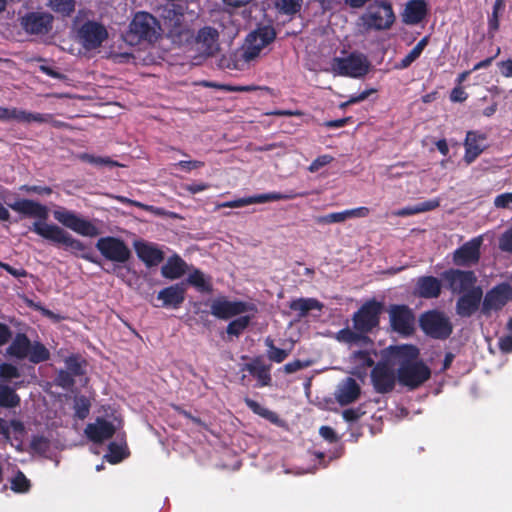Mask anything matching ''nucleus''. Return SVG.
Returning a JSON list of instances; mask_svg holds the SVG:
<instances>
[{"label": "nucleus", "mask_w": 512, "mask_h": 512, "mask_svg": "<svg viewBox=\"0 0 512 512\" xmlns=\"http://www.w3.org/2000/svg\"><path fill=\"white\" fill-rule=\"evenodd\" d=\"M391 357L398 366L400 384L415 389L430 378V369L418 360L419 350L413 345L391 346Z\"/></svg>", "instance_id": "obj_1"}, {"label": "nucleus", "mask_w": 512, "mask_h": 512, "mask_svg": "<svg viewBox=\"0 0 512 512\" xmlns=\"http://www.w3.org/2000/svg\"><path fill=\"white\" fill-rule=\"evenodd\" d=\"M90 12L79 10L73 19V30L76 33L78 42L85 50H94L99 48L108 38V31L104 25L99 22L89 20Z\"/></svg>", "instance_id": "obj_2"}, {"label": "nucleus", "mask_w": 512, "mask_h": 512, "mask_svg": "<svg viewBox=\"0 0 512 512\" xmlns=\"http://www.w3.org/2000/svg\"><path fill=\"white\" fill-rule=\"evenodd\" d=\"M35 233L43 238L64 245L72 253L91 262L95 260L91 256V251L81 241L74 239L64 229L54 224L46 222H34L31 228Z\"/></svg>", "instance_id": "obj_3"}, {"label": "nucleus", "mask_w": 512, "mask_h": 512, "mask_svg": "<svg viewBox=\"0 0 512 512\" xmlns=\"http://www.w3.org/2000/svg\"><path fill=\"white\" fill-rule=\"evenodd\" d=\"M419 325L423 332L438 340H445L453 332V324L450 318L442 311L429 310L419 317Z\"/></svg>", "instance_id": "obj_4"}, {"label": "nucleus", "mask_w": 512, "mask_h": 512, "mask_svg": "<svg viewBox=\"0 0 512 512\" xmlns=\"http://www.w3.org/2000/svg\"><path fill=\"white\" fill-rule=\"evenodd\" d=\"M360 21L366 31H382L392 26L395 21V15L391 4L387 2H375L362 14Z\"/></svg>", "instance_id": "obj_5"}, {"label": "nucleus", "mask_w": 512, "mask_h": 512, "mask_svg": "<svg viewBox=\"0 0 512 512\" xmlns=\"http://www.w3.org/2000/svg\"><path fill=\"white\" fill-rule=\"evenodd\" d=\"M276 32L272 26H262L248 34L242 57L245 61L257 58L261 50L272 43Z\"/></svg>", "instance_id": "obj_6"}, {"label": "nucleus", "mask_w": 512, "mask_h": 512, "mask_svg": "<svg viewBox=\"0 0 512 512\" xmlns=\"http://www.w3.org/2000/svg\"><path fill=\"white\" fill-rule=\"evenodd\" d=\"M396 362L390 356L385 361L378 362L371 371V381L378 393H388L395 387L398 375L395 373Z\"/></svg>", "instance_id": "obj_7"}, {"label": "nucleus", "mask_w": 512, "mask_h": 512, "mask_svg": "<svg viewBox=\"0 0 512 512\" xmlns=\"http://www.w3.org/2000/svg\"><path fill=\"white\" fill-rule=\"evenodd\" d=\"M370 68V62L362 54H351L345 58H335L332 64L334 74L360 78L365 76Z\"/></svg>", "instance_id": "obj_8"}, {"label": "nucleus", "mask_w": 512, "mask_h": 512, "mask_svg": "<svg viewBox=\"0 0 512 512\" xmlns=\"http://www.w3.org/2000/svg\"><path fill=\"white\" fill-rule=\"evenodd\" d=\"M130 33L138 39L155 42L161 35V27L157 19L147 12L137 13L130 23Z\"/></svg>", "instance_id": "obj_9"}, {"label": "nucleus", "mask_w": 512, "mask_h": 512, "mask_svg": "<svg viewBox=\"0 0 512 512\" xmlns=\"http://www.w3.org/2000/svg\"><path fill=\"white\" fill-rule=\"evenodd\" d=\"M96 248L107 260L126 263L131 258V251L124 241L115 237H103L96 243Z\"/></svg>", "instance_id": "obj_10"}, {"label": "nucleus", "mask_w": 512, "mask_h": 512, "mask_svg": "<svg viewBox=\"0 0 512 512\" xmlns=\"http://www.w3.org/2000/svg\"><path fill=\"white\" fill-rule=\"evenodd\" d=\"M442 278L453 293L466 294L478 287L476 285L478 278L473 271L450 269L442 274Z\"/></svg>", "instance_id": "obj_11"}, {"label": "nucleus", "mask_w": 512, "mask_h": 512, "mask_svg": "<svg viewBox=\"0 0 512 512\" xmlns=\"http://www.w3.org/2000/svg\"><path fill=\"white\" fill-rule=\"evenodd\" d=\"M54 17L49 12H29L20 18L22 29L30 35H46L53 27Z\"/></svg>", "instance_id": "obj_12"}, {"label": "nucleus", "mask_w": 512, "mask_h": 512, "mask_svg": "<svg viewBox=\"0 0 512 512\" xmlns=\"http://www.w3.org/2000/svg\"><path fill=\"white\" fill-rule=\"evenodd\" d=\"M512 298V288L507 283H502L486 293L483 298L481 313L490 316L492 312L502 309Z\"/></svg>", "instance_id": "obj_13"}, {"label": "nucleus", "mask_w": 512, "mask_h": 512, "mask_svg": "<svg viewBox=\"0 0 512 512\" xmlns=\"http://www.w3.org/2000/svg\"><path fill=\"white\" fill-rule=\"evenodd\" d=\"M195 47L201 58L216 56L220 52L218 30L211 26L201 28L195 39Z\"/></svg>", "instance_id": "obj_14"}, {"label": "nucleus", "mask_w": 512, "mask_h": 512, "mask_svg": "<svg viewBox=\"0 0 512 512\" xmlns=\"http://www.w3.org/2000/svg\"><path fill=\"white\" fill-rule=\"evenodd\" d=\"M381 305L376 301L365 303L353 316V327L355 330L370 332L379 324Z\"/></svg>", "instance_id": "obj_15"}, {"label": "nucleus", "mask_w": 512, "mask_h": 512, "mask_svg": "<svg viewBox=\"0 0 512 512\" xmlns=\"http://www.w3.org/2000/svg\"><path fill=\"white\" fill-rule=\"evenodd\" d=\"M390 323L394 331L408 336L414 332L415 317L405 305H394L389 310Z\"/></svg>", "instance_id": "obj_16"}, {"label": "nucleus", "mask_w": 512, "mask_h": 512, "mask_svg": "<svg viewBox=\"0 0 512 512\" xmlns=\"http://www.w3.org/2000/svg\"><path fill=\"white\" fill-rule=\"evenodd\" d=\"M54 217L66 227L83 236L95 237L100 234L99 229L95 225L87 220L79 218L72 212L66 210L55 211Z\"/></svg>", "instance_id": "obj_17"}, {"label": "nucleus", "mask_w": 512, "mask_h": 512, "mask_svg": "<svg viewBox=\"0 0 512 512\" xmlns=\"http://www.w3.org/2000/svg\"><path fill=\"white\" fill-rule=\"evenodd\" d=\"M483 237L478 236L463 244L453 253V262L458 266H472L480 259V247Z\"/></svg>", "instance_id": "obj_18"}, {"label": "nucleus", "mask_w": 512, "mask_h": 512, "mask_svg": "<svg viewBox=\"0 0 512 512\" xmlns=\"http://www.w3.org/2000/svg\"><path fill=\"white\" fill-rule=\"evenodd\" d=\"M248 310V305L241 301H229L225 297L214 299L210 304V312L220 319H229Z\"/></svg>", "instance_id": "obj_19"}, {"label": "nucleus", "mask_w": 512, "mask_h": 512, "mask_svg": "<svg viewBox=\"0 0 512 512\" xmlns=\"http://www.w3.org/2000/svg\"><path fill=\"white\" fill-rule=\"evenodd\" d=\"M163 24L171 36H181L188 31V25L181 6L171 5L164 10Z\"/></svg>", "instance_id": "obj_20"}, {"label": "nucleus", "mask_w": 512, "mask_h": 512, "mask_svg": "<svg viewBox=\"0 0 512 512\" xmlns=\"http://www.w3.org/2000/svg\"><path fill=\"white\" fill-rule=\"evenodd\" d=\"M483 297V290L481 287L472 289L466 294H463L456 303V313L460 317H470L473 315L481 304Z\"/></svg>", "instance_id": "obj_21"}, {"label": "nucleus", "mask_w": 512, "mask_h": 512, "mask_svg": "<svg viewBox=\"0 0 512 512\" xmlns=\"http://www.w3.org/2000/svg\"><path fill=\"white\" fill-rule=\"evenodd\" d=\"M361 394V388L355 379L348 377L337 387L335 392L336 401L344 406L355 402Z\"/></svg>", "instance_id": "obj_22"}, {"label": "nucleus", "mask_w": 512, "mask_h": 512, "mask_svg": "<svg viewBox=\"0 0 512 512\" xmlns=\"http://www.w3.org/2000/svg\"><path fill=\"white\" fill-rule=\"evenodd\" d=\"M442 290L441 281L434 276H422L416 281L414 295L432 299L440 296Z\"/></svg>", "instance_id": "obj_23"}, {"label": "nucleus", "mask_w": 512, "mask_h": 512, "mask_svg": "<svg viewBox=\"0 0 512 512\" xmlns=\"http://www.w3.org/2000/svg\"><path fill=\"white\" fill-rule=\"evenodd\" d=\"M116 431L112 423L98 418L94 423H90L85 428L86 436L95 443H102L111 438Z\"/></svg>", "instance_id": "obj_24"}, {"label": "nucleus", "mask_w": 512, "mask_h": 512, "mask_svg": "<svg viewBox=\"0 0 512 512\" xmlns=\"http://www.w3.org/2000/svg\"><path fill=\"white\" fill-rule=\"evenodd\" d=\"M10 207L14 211L21 213L25 216L40 219L39 222H45L49 215V211L46 206H43L40 203H37L32 200H19L11 204Z\"/></svg>", "instance_id": "obj_25"}, {"label": "nucleus", "mask_w": 512, "mask_h": 512, "mask_svg": "<svg viewBox=\"0 0 512 512\" xmlns=\"http://www.w3.org/2000/svg\"><path fill=\"white\" fill-rule=\"evenodd\" d=\"M369 213V208L359 207L342 212L331 213L324 216H318L315 220L318 224L329 225L333 223H343L349 218H364L367 217Z\"/></svg>", "instance_id": "obj_26"}, {"label": "nucleus", "mask_w": 512, "mask_h": 512, "mask_svg": "<svg viewBox=\"0 0 512 512\" xmlns=\"http://www.w3.org/2000/svg\"><path fill=\"white\" fill-rule=\"evenodd\" d=\"M134 248L137 256L147 265L156 266L164 259V253L156 246L142 241H135Z\"/></svg>", "instance_id": "obj_27"}, {"label": "nucleus", "mask_w": 512, "mask_h": 512, "mask_svg": "<svg viewBox=\"0 0 512 512\" xmlns=\"http://www.w3.org/2000/svg\"><path fill=\"white\" fill-rule=\"evenodd\" d=\"M185 298V287L183 284H175L161 290L158 299L162 300L164 306L179 307Z\"/></svg>", "instance_id": "obj_28"}, {"label": "nucleus", "mask_w": 512, "mask_h": 512, "mask_svg": "<svg viewBox=\"0 0 512 512\" xmlns=\"http://www.w3.org/2000/svg\"><path fill=\"white\" fill-rule=\"evenodd\" d=\"M367 332L352 331L349 328L342 329L337 332L336 339L340 342L359 347L372 346V340L366 335Z\"/></svg>", "instance_id": "obj_29"}, {"label": "nucleus", "mask_w": 512, "mask_h": 512, "mask_svg": "<svg viewBox=\"0 0 512 512\" xmlns=\"http://www.w3.org/2000/svg\"><path fill=\"white\" fill-rule=\"evenodd\" d=\"M290 310L296 312L298 319L306 317L311 311H322L323 303L315 298H298L289 303Z\"/></svg>", "instance_id": "obj_30"}, {"label": "nucleus", "mask_w": 512, "mask_h": 512, "mask_svg": "<svg viewBox=\"0 0 512 512\" xmlns=\"http://www.w3.org/2000/svg\"><path fill=\"white\" fill-rule=\"evenodd\" d=\"M427 5L424 0H411L407 3L403 13V21L406 24H417L425 17Z\"/></svg>", "instance_id": "obj_31"}, {"label": "nucleus", "mask_w": 512, "mask_h": 512, "mask_svg": "<svg viewBox=\"0 0 512 512\" xmlns=\"http://www.w3.org/2000/svg\"><path fill=\"white\" fill-rule=\"evenodd\" d=\"M484 141V137L474 132H468L465 139V161L470 164L484 150V146L480 143Z\"/></svg>", "instance_id": "obj_32"}, {"label": "nucleus", "mask_w": 512, "mask_h": 512, "mask_svg": "<svg viewBox=\"0 0 512 512\" xmlns=\"http://www.w3.org/2000/svg\"><path fill=\"white\" fill-rule=\"evenodd\" d=\"M186 263L177 255L169 258L162 266L161 273L165 278L178 279L186 272Z\"/></svg>", "instance_id": "obj_33"}, {"label": "nucleus", "mask_w": 512, "mask_h": 512, "mask_svg": "<svg viewBox=\"0 0 512 512\" xmlns=\"http://www.w3.org/2000/svg\"><path fill=\"white\" fill-rule=\"evenodd\" d=\"M30 344L31 342L25 334H17L7 348V353L18 359H24L29 354Z\"/></svg>", "instance_id": "obj_34"}, {"label": "nucleus", "mask_w": 512, "mask_h": 512, "mask_svg": "<svg viewBox=\"0 0 512 512\" xmlns=\"http://www.w3.org/2000/svg\"><path fill=\"white\" fill-rule=\"evenodd\" d=\"M114 198L117 201L121 202V203L136 206V207L141 208L143 210L149 211V212L153 213L156 216H166V217L174 218V219H180L181 218L180 215H178L175 212L166 211V210H164L162 208H157V207H154V206H151V205H147V204H144V203H141V202L129 199V198L124 197V196H115Z\"/></svg>", "instance_id": "obj_35"}, {"label": "nucleus", "mask_w": 512, "mask_h": 512, "mask_svg": "<svg viewBox=\"0 0 512 512\" xmlns=\"http://www.w3.org/2000/svg\"><path fill=\"white\" fill-rule=\"evenodd\" d=\"M20 405V397L15 389L7 384L0 383V407L6 409L16 408Z\"/></svg>", "instance_id": "obj_36"}, {"label": "nucleus", "mask_w": 512, "mask_h": 512, "mask_svg": "<svg viewBox=\"0 0 512 512\" xmlns=\"http://www.w3.org/2000/svg\"><path fill=\"white\" fill-rule=\"evenodd\" d=\"M47 7L63 17H69L75 11V0H48Z\"/></svg>", "instance_id": "obj_37"}, {"label": "nucleus", "mask_w": 512, "mask_h": 512, "mask_svg": "<svg viewBox=\"0 0 512 512\" xmlns=\"http://www.w3.org/2000/svg\"><path fill=\"white\" fill-rule=\"evenodd\" d=\"M427 44L428 37L421 39L416 44V46L401 60L397 67L401 69L409 67L420 56Z\"/></svg>", "instance_id": "obj_38"}, {"label": "nucleus", "mask_w": 512, "mask_h": 512, "mask_svg": "<svg viewBox=\"0 0 512 512\" xmlns=\"http://www.w3.org/2000/svg\"><path fill=\"white\" fill-rule=\"evenodd\" d=\"M32 363L46 361L50 357L49 350L40 342L30 344L29 354L27 356Z\"/></svg>", "instance_id": "obj_39"}, {"label": "nucleus", "mask_w": 512, "mask_h": 512, "mask_svg": "<svg viewBox=\"0 0 512 512\" xmlns=\"http://www.w3.org/2000/svg\"><path fill=\"white\" fill-rule=\"evenodd\" d=\"M268 197H269V194H263V195H260L257 197L242 198V199L219 204L217 206V208H222V207L238 208V207H243V206L253 204V203H263V202L270 201V198H268Z\"/></svg>", "instance_id": "obj_40"}, {"label": "nucleus", "mask_w": 512, "mask_h": 512, "mask_svg": "<svg viewBox=\"0 0 512 512\" xmlns=\"http://www.w3.org/2000/svg\"><path fill=\"white\" fill-rule=\"evenodd\" d=\"M245 403L255 414L263 418H266L274 423L278 421V417L274 412L262 407L258 402L250 398H245Z\"/></svg>", "instance_id": "obj_41"}, {"label": "nucleus", "mask_w": 512, "mask_h": 512, "mask_svg": "<svg viewBox=\"0 0 512 512\" xmlns=\"http://www.w3.org/2000/svg\"><path fill=\"white\" fill-rule=\"evenodd\" d=\"M246 369L258 379L259 383L262 386H267L270 384L271 377L266 367L257 366L254 364H247Z\"/></svg>", "instance_id": "obj_42"}, {"label": "nucleus", "mask_w": 512, "mask_h": 512, "mask_svg": "<svg viewBox=\"0 0 512 512\" xmlns=\"http://www.w3.org/2000/svg\"><path fill=\"white\" fill-rule=\"evenodd\" d=\"M51 121V114L31 113L25 110H20L19 121L21 123H46Z\"/></svg>", "instance_id": "obj_43"}, {"label": "nucleus", "mask_w": 512, "mask_h": 512, "mask_svg": "<svg viewBox=\"0 0 512 512\" xmlns=\"http://www.w3.org/2000/svg\"><path fill=\"white\" fill-rule=\"evenodd\" d=\"M249 322V316H241L229 323L227 326V333L229 335L238 336L247 328Z\"/></svg>", "instance_id": "obj_44"}, {"label": "nucleus", "mask_w": 512, "mask_h": 512, "mask_svg": "<svg viewBox=\"0 0 512 512\" xmlns=\"http://www.w3.org/2000/svg\"><path fill=\"white\" fill-rule=\"evenodd\" d=\"M109 453L105 458L112 464L119 463L125 458V447L114 442L109 444Z\"/></svg>", "instance_id": "obj_45"}, {"label": "nucleus", "mask_w": 512, "mask_h": 512, "mask_svg": "<svg viewBox=\"0 0 512 512\" xmlns=\"http://www.w3.org/2000/svg\"><path fill=\"white\" fill-rule=\"evenodd\" d=\"M187 281L191 285L198 288L200 291H210L211 289L210 284L207 282L204 274L199 270H195L193 273H191Z\"/></svg>", "instance_id": "obj_46"}, {"label": "nucleus", "mask_w": 512, "mask_h": 512, "mask_svg": "<svg viewBox=\"0 0 512 512\" xmlns=\"http://www.w3.org/2000/svg\"><path fill=\"white\" fill-rule=\"evenodd\" d=\"M351 359L357 364L358 368L366 370L374 365V360L367 351H356L351 355Z\"/></svg>", "instance_id": "obj_47"}, {"label": "nucleus", "mask_w": 512, "mask_h": 512, "mask_svg": "<svg viewBox=\"0 0 512 512\" xmlns=\"http://www.w3.org/2000/svg\"><path fill=\"white\" fill-rule=\"evenodd\" d=\"M276 6L285 14H294L301 9L302 0H277Z\"/></svg>", "instance_id": "obj_48"}, {"label": "nucleus", "mask_w": 512, "mask_h": 512, "mask_svg": "<svg viewBox=\"0 0 512 512\" xmlns=\"http://www.w3.org/2000/svg\"><path fill=\"white\" fill-rule=\"evenodd\" d=\"M11 488L15 492H27L30 488V482L22 472H17L11 480Z\"/></svg>", "instance_id": "obj_49"}, {"label": "nucleus", "mask_w": 512, "mask_h": 512, "mask_svg": "<svg viewBox=\"0 0 512 512\" xmlns=\"http://www.w3.org/2000/svg\"><path fill=\"white\" fill-rule=\"evenodd\" d=\"M20 377L19 369L10 364V363H2L0 365V378L5 381H10L14 378Z\"/></svg>", "instance_id": "obj_50"}, {"label": "nucleus", "mask_w": 512, "mask_h": 512, "mask_svg": "<svg viewBox=\"0 0 512 512\" xmlns=\"http://www.w3.org/2000/svg\"><path fill=\"white\" fill-rule=\"evenodd\" d=\"M89 408H90V402L86 397L80 396V397L75 398V411H76V415L80 419H84L87 417V415L89 413Z\"/></svg>", "instance_id": "obj_51"}, {"label": "nucleus", "mask_w": 512, "mask_h": 512, "mask_svg": "<svg viewBox=\"0 0 512 512\" xmlns=\"http://www.w3.org/2000/svg\"><path fill=\"white\" fill-rule=\"evenodd\" d=\"M27 304L29 305V307H31V308H33L35 310L40 311L44 316H46L47 318L51 319L55 323H58V322H60L61 320L64 319L63 316H61L59 314H55L51 310H48V309L44 308L43 306H41L38 303L33 302L32 300H27Z\"/></svg>", "instance_id": "obj_52"}, {"label": "nucleus", "mask_w": 512, "mask_h": 512, "mask_svg": "<svg viewBox=\"0 0 512 512\" xmlns=\"http://www.w3.org/2000/svg\"><path fill=\"white\" fill-rule=\"evenodd\" d=\"M499 249L512 254V228L506 230L500 237L498 242Z\"/></svg>", "instance_id": "obj_53"}, {"label": "nucleus", "mask_w": 512, "mask_h": 512, "mask_svg": "<svg viewBox=\"0 0 512 512\" xmlns=\"http://www.w3.org/2000/svg\"><path fill=\"white\" fill-rule=\"evenodd\" d=\"M55 383L57 386L68 389L74 385V379L70 372L61 370L55 379Z\"/></svg>", "instance_id": "obj_54"}, {"label": "nucleus", "mask_w": 512, "mask_h": 512, "mask_svg": "<svg viewBox=\"0 0 512 512\" xmlns=\"http://www.w3.org/2000/svg\"><path fill=\"white\" fill-rule=\"evenodd\" d=\"M494 206L498 209L512 210V192L498 195L494 199Z\"/></svg>", "instance_id": "obj_55"}, {"label": "nucleus", "mask_w": 512, "mask_h": 512, "mask_svg": "<svg viewBox=\"0 0 512 512\" xmlns=\"http://www.w3.org/2000/svg\"><path fill=\"white\" fill-rule=\"evenodd\" d=\"M67 372H70L72 376H78L83 374L82 365L76 357H69L65 361Z\"/></svg>", "instance_id": "obj_56"}, {"label": "nucleus", "mask_w": 512, "mask_h": 512, "mask_svg": "<svg viewBox=\"0 0 512 512\" xmlns=\"http://www.w3.org/2000/svg\"><path fill=\"white\" fill-rule=\"evenodd\" d=\"M223 89L231 92H251L255 90H265L267 92H270L271 89L268 87H260L255 85H247V86H231V85H225L223 86Z\"/></svg>", "instance_id": "obj_57"}, {"label": "nucleus", "mask_w": 512, "mask_h": 512, "mask_svg": "<svg viewBox=\"0 0 512 512\" xmlns=\"http://www.w3.org/2000/svg\"><path fill=\"white\" fill-rule=\"evenodd\" d=\"M19 112L20 109L17 108H5L0 107V120L1 121H9V120H15L19 121Z\"/></svg>", "instance_id": "obj_58"}, {"label": "nucleus", "mask_w": 512, "mask_h": 512, "mask_svg": "<svg viewBox=\"0 0 512 512\" xmlns=\"http://www.w3.org/2000/svg\"><path fill=\"white\" fill-rule=\"evenodd\" d=\"M290 350L275 348L272 351H268L267 356L271 361L276 363L283 362L289 355Z\"/></svg>", "instance_id": "obj_59"}, {"label": "nucleus", "mask_w": 512, "mask_h": 512, "mask_svg": "<svg viewBox=\"0 0 512 512\" xmlns=\"http://www.w3.org/2000/svg\"><path fill=\"white\" fill-rule=\"evenodd\" d=\"M333 160L332 156L330 155H322V156H319L317 159H315L311 165L309 166V171L310 172H316L318 171L320 168L326 166L327 164H329L331 161Z\"/></svg>", "instance_id": "obj_60"}, {"label": "nucleus", "mask_w": 512, "mask_h": 512, "mask_svg": "<svg viewBox=\"0 0 512 512\" xmlns=\"http://www.w3.org/2000/svg\"><path fill=\"white\" fill-rule=\"evenodd\" d=\"M310 364H311L310 361L303 362L300 360H295L293 362H290V363H287L286 365H284V371L287 374H292V373H295L303 368L310 366Z\"/></svg>", "instance_id": "obj_61"}, {"label": "nucleus", "mask_w": 512, "mask_h": 512, "mask_svg": "<svg viewBox=\"0 0 512 512\" xmlns=\"http://www.w3.org/2000/svg\"><path fill=\"white\" fill-rule=\"evenodd\" d=\"M439 206V200H430L426 202H422L414 206V211H418V213L431 211Z\"/></svg>", "instance_id": "obj_62"}, {"label": "nucleus", "mask_w": 512, "mask_h": 512, "mask_svg": "<svg viewBox=\"0 0 512 512\" xmlns=\"http://www.w3.org/2000/svg\"><path fill=\"white\" fill-rule=\"evenodd\" d=\"M363 414V412H361L360 409H346L343 411L342 415H343V418L347 421V422H355L357 421L361 415Z\"/></svg>", "instance_id": "obj_63"}, {"label": "nucleus", "mask_w": 512, "mask_h": 512, "mask_svg": "<svg viewBox=\"0 0 512 512\" xmlns=\"http://www.w3.org/2000/svg\"><path fill=\"white\" fill-rule=\"evenodd\" d=\"M501 74L504 77H512V60H506L499 63Z\"/></svg>", "instance_id": "obj_64"}]
</instances>
